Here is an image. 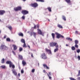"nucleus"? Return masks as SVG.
<instances>
[{
	"label": "nucleus",
	"mask_w": 80,
	"mask_h": 80,
	"mask_svg": "<svg viewBox=\"0 0 80 80\" xmlns=\"http://www.w3.org/2000/svg\"><path fill=\"white\" fill-rule=\"evenodd\" d=\"M58 45L57 44L56 46V48H55L54 50V52H58Z\"/></svg>",
	"instance_id": "9d476101"
},
{
	"label": "nucleus",
	"mask_w": 80,
	"mask_h": 80,
	"mask_svg": "<svg viewBox=\"0 0 80 80\" xmlns=\"http://www.w3.org/2000/svg\"><path fill=\"white\" fill-rule=\"evenodd\" d=\"M22 19H23V20H25V16H23L22 17Z\"/></svg>",
	"instance_id": "79ce46f5"
},
{
	"label": "nucleus",
	"mask_w": 80,
	"mask_h": 80,
	"mask_svg": "<svg viewBox=\"0 0 80 80\" xmlns=\"http://www.w3.org/2000/svg\"><path fill=\"white\" fill-rule=\"evenodd\" d=\"M47 9L48 10L49 12H52V8L50 7H48Z\"/></svg>",
	"instance_id": "412c9836"
},
{
	"label": "nucleus",
	"mask_w": 80,
	"mask_h": 80,
	"mask_svg": "<svg viewBox=\"0 0 80 80\" xmlns=\"http://www.w3.org/2000/svg\"><path fill=\"white\" fill-rule=\"evenodd\" d=\"M75 33L76 34H78V31H76L75 32Z\"/></svg>",
	"instance_id": "c03bdc74"
},
{
	"label": "nucleus",
	"mask_w": 80,
	"mask_h": 80,
	"mask_svg": "<svg viewBox=\"0 0 80 80\" xmlns=\"http://www.w3.org/2000/svg\"><path fill=\"white\" fill-rule=\"evenodd\" d=\"M58 27L60 28H63V27L60 24H58Z\"/></svg>",
	"instance_id": "393cba45"
},
{
	"label": "nucleus",
	"mask_w": 80,
	"mask_h": 80,
	"mask_svg": "<svg viewBox=\"0 0 80 80\" xmlns=\"http://www.w3.org/2000/svg\"><path fill=\"white\" fill-rule=\"evenodd\" d=\"M43 67L44 68H46L47 69H49L50 68L48 67L47 66V65L45 64H43Z\"/></svg>",
	"instance_id": "2eb2a0df"
},
{
	"label": "nucleus",
	"mask_w": 80,
	"mask_h": 80,
	"mask_svg": "<svg viewBox=\"0 0 80 80\" xmlns=\"http://www.w3.org/2000/svg\"><path fill=\"white\" fill-rule=\"evenodd\" d=\"M41 57L43 59H44V60H45L47 58V56H46V55H45V53H43L41 56Z\"/></svg>",
	"instance_id": "0eeeda50"
},
{
	"label": "nucleus",
	"mask_w": 80,
	"mask_h": 80,
	"mask_svg": "<svg viewBox=\"0 0 80 80\" xmlns=\"http://www.w3.org/2000/svg\"><path fill=\"white\" fill-rule=\"evenodd\" d=\"M65 1L68 3H71V0H65Z\"/></svg>",
	"instance_id": "6ab92c4d"
},
{
	"label": "nucleus",
	"mask_w": 80,
	"mask_h": 80,
	"mask_svg": "<svg viewBox=\"0 0 80 80\" xmlns=\"http://www.w3.org/2000/svg\"><path fill=\"white\" fill-rule=\"evenodd\" d=\"M21 73H24V71H23V70H21Z\"/></svg>",
	"instance_id": "a19ab883"
},
{
	"label": "nucleus",
	"mask_w": 80,
	"mask_h": 80,
	"mask_svg": "<svg viewBox=\"0 0 80 80\" xmlns=\"http://www.w3.org/2000/svg\"><path fill=\"white\" fill-rule=\"evenodd\" d=\"M34 28L35 29L36 28V25L34 26Z\"/></svg>",
	"instance_id": "5fc2aeb1"
},
{
	"label": "nucleus",
	"mask_w": 80,
	"mask_h": 80,
	"mask_svg": "<svg viewBox=\"0 0 80 80\" xmlns=\"http://www.w3.org/2000/svg\"><path fill=\"white\" fill-rule=\"evenodd\" d=\"M48 20L49 22H50V20L48 19Z\"/></svg>",
	"instance_id": "e2e57ef3"
},
{
	"label": "nucleus",
	"mask_w": 80,
	"mask_h": 80,
	"mask_svg": "<svg viewBox=\"0 0 80 80\" xmlns=\"http://www.w3.org/2000/svg\"><path fill=\"white\" fill-rule=\"evenodd\" d=\"M4 13H5V11L0 10V15H3Z\"/></svg>",
	"instance_id": "1a4fd4ad"
},
{
	"label": "nucleus",
	"mask_w": 80,
	"mask_h": 80,
	"mask_svg": "<svg viewBox=\"0 0 80 80\" xmlns=\"http://www.w3.org/2000/svg\"><path fill=\"white\" fill-rule=\"evenodd\" d=\"M38 66H39V63H38Z\"/></svg>",
	"instance_id": "680f3d73"
},
{
	"label": "nucleus",
	"mask_w": 80,
	"mask_h": 80,
	"mask_svg": "<svg viewBox=\"0 0 80 80\" xmlns=\"http://www.w3.org/2000/svg\"><path fill=\"white\" fill-rule=\"evenodd\" d=\"M80 70H79L78 74V76H80Z\"/></svg>",
	"instance_id": "ea45409f"
},
{
	"label": "nucleus",
	"mask_w": 80,
	"mask_h": 80,
	"mask_svg": "<svg viewBox=\"0 0 80 80\" xmlns=\"http://www.w3.org/2000/svg\"><path fill=\"white\" fill-rule=\"evenodd\" d=\"M30 35L31 36H32V35H33V34H32V33L31 32L30 33Z\"/></svg>",
	"instance_id": "09e8293b"
},
{
	"label": "nucleus",
	"mask_w": 80,
	"mask_h": 80,
	"mask_svg": "<svg viewBox=\"0 0 80 80\" xmlns=\"http://www.w3.org/2000/svg\"><path fill=\"white\" fill-rule=\"evenodd\" d=\"M50 46L52 47H56V45L57 44V42H50Z\"/></svg>",
	"instance_id": "39448f33"
},
{
	"label": "nucleus",
	"mask_w": 80,
	"mask_h": 80,
	"mask_svg": "<svg viewBox=\"0 0 80 80\" xmlns=\"http://www.w3.org/2000/svg\"><path fill=\"white\" fill-rule=\"evenodd\" d=\"M71 49L72 50H75V48L74 46H72L71 47Z\"/></svg>",
	"instance_id": "cd10ccee"
},
{
	"label": "nucleus",
	"mask_w": 80,
	"mask_h": 80,
	"mask_svg": "<svg viewBox=\"0 0 80 80\" xmlns=\"http://www.w3.org/2000/svg\"><path fill=\"white\" fill-rule=\"evenodd\" d=\"M33 8H37L38 6V4L37 2H35L34 3H32L31 4Z\"/></svg>",
	"instance_id": "423d86ee"
},
{
	"label": "nucleus",
	"mask_w": 80,
	"mask_h": 80,
	"mask_svg": "<svg viewBox=\"0 0 80 80\" xmlns=\"http://www.w3.org/2000/svg\"><path fill=\"white\" fill-rule=\"evenodd\" d=\"M75 47H76V48H78V46L77 44H75Z\"/></svg>",
	"instance_id": "c9c22d12"
},
{
	"label": "nucleus",
	"mask_w": 80,
	"mask_h": 80,
	"mask_svg": "<svg viewBox=\"0 0 80 80\" xmlns=\"http://www.w3.org/2000/svg\"><path fill=\"white\" fill-rule=\"evenodd\" d=\"M6 64H9V67L10 68H11L12 67V68H13V69H12V72L13 73L14 75H15L16 76H17V72L15 69V65L13 64V63H12V62L11 61H8L6 62Z\"/></svg>",
	"instance_id": "f257e3e1"
},
{
	"label": "nucleus",
	"mask_w": 80,
	"mask_h": 80,
	"mask_svg": "<svg viewBox=\"0 0 80 80\" xmlns=\"http://www.w3.org/2000/svg\"><path fill=\"white\" fill-rule=\"evenodd\" d=\"M12 52L13 53H14V54H15V52H14L13 51H12Z\"/></svg>",
	"instance_id": "864d4df0"
},
{
	"label": "nucleus",
	"mask_w": 80,
	"mask_h": 80,
	"mask_svg": "<svg viewBox=\"0 0 80 80\" xmlns=\"http://www.w3.org/2000/svg\"><path fill=\"white\" fill-rule=\"evenodd\" d=\"M66 47H68V44H66Z\"/></svg>",
	"instance_id": "4d7b16f0"
},
{
	"label": "nucleus",
	"mask_w": 80,
	"mask_h": 80,
	"mask_svg": "<svg viewBox=\"0 0 80 80\" xmlns=\"http://www.w3.org/2000/svg\"><path fill=\"white\" fill-rule=\"evenodd\" d=\"M78 79L79 80H80V77H79L78 78Z\"/></svg>",
	"instance_id": "6e6d98bb"
},
{
	"label": "nucleus",
	"mask_w": 80,
	"mask_h": 80,
	"mask_svg": "<svg viewBox=\"0 0 80 80\" xmlns=\"http://www.w3.org/2000/svg\"><path fill=\"white\" fill-rule=\"evenodd\" d=\"M23 50V48H22L20 47L19 48V51L20 52H22Z\"/></svg>",
	"instance_id": "473e14b6"
},
{
	"label": "nucleus",
	"mask_w": 80,
	"mask_h": 80,
	"mask_svg": "<svg viewBox=\"0 0 80 80\" xmlns=\"http://www.w3.org/2000/svg\"><path fill=\"white\" fill-rule=\"evenodd\" d=\"M24 2H25V1L26 0H22Z\"/></svg>",
	"instance_id": "052dcab7"
},
{
	"label": "nucleus",
	"mask_w": 80,
	"mask_h": 80,
	"mask_svg": "<svg viewBox=\"0 0 80 80\" xmlns=\"http://www.w3.org/2000/svg\"><path fill=\"white\" fill-rule=\"evenodd\" d=\"M12 47L13 48L14 50H17V46L15 44H13L12 45Z\"/></svg>",
	"instance_id": "9b49d317"
},
{
	"label": "nucleus",
	"mask_w": 80,
	"mask_h": 80,
	"mask_svg": "<svg viewBox=\"0 0 80 80\" xmlns=\"http://www.w3.org/2000/svg\"><path fill=\"white\" fill-rule=\"evenodd\" d=\"M77 53H79V52H80V49H78L77 51Z\"/></svg>",
	"instance_id": "4c0bfd02"
},
{
	"label": "nucleus",
	"mask_w": 80,
	"mask_h": 80,
	"mask_svg": "<svg viewBox=\"0 0 80 80\" xmlns=\"http://www.w3.org/2000/svg\"><path fill=\"white\" fill-rule=\"evenodd\" d=\"M18 57V58H19L20 60H23V56H22L20 55H19Z\"/></svg>",
	"instance_id": "dca6fc26"
},
{
	"label": "nucleus",
	"mask_w": 80,
	"mask_h": 80,
	"mask_svg": "<svg viewBox=\"0 0 80 80\" xmlns=\"http://www.w3.org/2000/svg\"><path fill=\"white\" fill-rule=\"evenodd\" d=\"M1 21V20H0V22Z\"/></svg>",
	"instance_id": "0e129e2a"
},
{
	"label": "nucleus",
	"mask_w": 80,
	"mask_h": 80,
	"mask_svg": "<svg viewBox=\"0 0 80 80\" xmlns=\"http://www.w3.org/2000/svg\"><path fill=\"white\" fill-rule=\"evenodd\" d=\"M0 48V49H2V50H7L8 49V48L5 45H2Z\"/></svg>",
	"instance_id": "20e7f679"
},
{
	"label": "nucleus",
	"mask_w": 80,
	"mask_h": 80,
	"mask_svg": "<svg viewBox=\"0 0 80 80\" xmlns=\"http://www.w3.org/2000/svg\"><path fill=\"white\" fill-rule=\"evenodd\" d=\"M8 29H9V30H10L11 31V30H12V26H9L8 27Z\"/></svg>",
	"instance_id": "5701e85b"
},
{
	"label": "nucleus",
	"mask_w": 80,
	"mask_h": 80,
	"mask_svg": "<svg viewBox=\"0 0 80 80\" xmlns=\"http://www.w3.org/2000/svg\"><path fill=\"white\" fill-rule=\"evenodd\" d=\"M74 42L75 44H78V40H75Z\"/></svg>",
	"instance_id": "7c9ffc66"
},
{
	"label": "nucleus",
	"mask_w": 80,
	"mask_h": 80,
	"mask_svg": "<svg viewBox=\"0 0 80 80\" xmlns=\"http://www.w3.org/2000/svg\"><path fill=\"white\" fill-rule=\"evenodd\" d=\"M51 35L52 37L53 40H54L55 39V35L54 33H52L51 34Z\"/></svg>",
	"instance_id": "f3484780"
},
{
	"label": "nucleus",
	"mask_w": 80,
	"mask_h": 80,
	"mask_svg": "<svg viewBox=\"0 0 80 80\" xmlns=\"http://www.w3.org/2000/svg\"><path fill=\"white\" fill-rule=\"evenodd\" d=\"M78 58L79 60H80V56H78Z\"/></svg>",
	"instance_id": "37998d69"
},
{
	"label": "nucleus",
	"mask_w": 80,
	"mask_h": 80,
	"mask_svg": "<svg viewBox=\"0 0 80 80\" xmlns=\"http://www.w3.org/2000/svg\"><path fill=\"white\" fill-rule=\"evenodd\" d=\"M18 77H20V73H18Z\"/></svg>",
	"instance_id": "49530a36"
},
{
	"label": "nucleus",
	"mask_w": 80,
	"mask_h": 80,
	"mask_svg": "<svg viewBox=\"0 0 80 80\" xmlns=\"http://www.w3.org/2000/svg\"><path fill=\"white\" fill-rule=\"evenodd\" d=\"M21 41L22 43H25V40L23 39H22L21 40Z\"/></svg>",
	"instance_id": "b1692460"
},
{
	"label": "nucleus",
	"mask_w": 80,
	"mask_h": 80,
	"mask_svg": "<svg viewBox=\"0 0 80 80\" xmlns=\"http://www.w3.org/2000/svg\"><path fill=\"white\" fill-rule=\"evenodd\" d=\"M62 18L64 20V21H66V17L65 16H62Z\"/></svg>",
	"instance_id": "aec40b11"
},
{
	"label": "nucleus",
	"mask_w": 80,
	"mask_h": 80,
	"mask_svg": "<svg viewBox=\"0 0 80 80\" xmlns=\"http://www.w3.org/2000/svg\"><path fill=\"white\" fill-rule=\"evenodd\" d=\"M47 75L48 76V77H49V79H52V77L50 76V75H49L48 73H47Z\"/></svg>",
	"instance_id": "72a5a7b5"
},
{
	"label": "nucleus",
	"mask_w": 80,
	"mask_h": 80,
	"mask_svg": "<svg viewBox=\"0 0 80 80\" xmlns=\"http://www.w3.org/2000/svg\"><path fill=\"white\" fill-rule=\"evenodd\" d=\"M33 35L34 37H35V36H36V33L35 32H33Z\"/></svg>",
	"instance_id": "e433bc0d"
},
{
	"label": "nucleus",
	"mask_w": 80,
	"mask_h": 80,
	"mask_svg": "<svg viewBox=\"0 0 80 80\" xmlns=\"http://www.w3.org/2000/svg\"><path fill=\"white\" fill-rule=\"evenodd\" d=\"M49 75H52V74H51V72H49Z\"/></svg>",
	"instance_id": "8fccbe9b"
},
{
	"label": "nucleus",
	"mask_w": 80,
	"mask_h": 80,
	"mask_svg": "<svg viewBox=\"0 0 80 80\" xmlns=\"http://www.w3.org/2000/svg\"><path fill=\"white\" fill-rule=\"evenodd\" d=\"M31 57H32L33 58V54L32 53H31Z\"/></svg>",
	"instance_id": "3c124183"
},
{
	"label": "nucleus",
	"mask_w": 80,
	"mask_h": 80,
	"mask_svg": "<svg viewBox=\"0 0 80 80\" xmlns=\"http://www.w3.org/2000/svg\"><path fill=\"white\" fill-rule=\"evenodd\" d=\"M36 2H44V0H36Z\"/></svg>",
	"instance_id": "4be33fe9"
},
{
	"label": "nucleus",
	"mask_w": 80,
	"mask_h": 80,
	"mask_svg": "<svg viewBox=\"0 0 80 80\" xmlns=\"http://www.w3.org/2000/svg\"><path fill=\"white\" fill-rule=\"evenodd\" d=\"M2 63H5V59L3 58L1 60Z\"/></svg>",
	"instance_id": "bb28decb"
},
{
	"label": "nucleus",
	"mask_w": 80,
	"mask_h": 80,
	"mask_svg": "<svg viewBox=\"0 0 80 80\" xmlns=\"http://www.w3.org/2000/svg\"><path fill=\"white\" fill-rule=\"evenodd\" d=\"M7 38V36L5 35L4 37L3 38Z\"/></svg>",
	"instance_id": "de8ad7c7"
},
{
	"label": "nucleus",
	"mask_w": 80,
	"mask_h": 80,
	"mask_svg": "<svg viewBox=\"0 0 80 80\" xmlns=\"http://www.w3.org/2000/svg\"><path fill=\"white\" fill-rule=\"evenodd\" d=\"M55 34L57 35L56 37L57 38H60V37H61V38H64V37H63V36L61 34H60L58 33V32H56L55 33Z\"/></svg>",
	"instance_id": "7ed1b4c3"
},
{
	"label": "nucleus",
	"mask_w": 80,
	"mask_h": 80,
	"mask_svg": "<svg viewBox=\"0 0 80 80\" xmlns=\"http://www.w3.org/2000/svg\"><path fill=\"white\" fill-rule=\"evenodd\" d=\"M14 10L16 12H17L18 11H20L22 10V7L18 6L16 8H14Z\"/></svg>",
	"instance_id": "f03ea898"
},
{
	"label": "nucleus",
	"mask_w": 80,
	"mask_h": 80,
	"mask_svg": "<svg viewBox=\"0 0 80 80\" xmlns=\"http://www.w3.org/2000/svg\"><path fill=\"white\" fill-rule=\"evenodd\" d=\"M32 73H34V72H35V69H33L32 70Z\"/></svg>",
	"instance_id": "58836bf2"
},
{
	"label": "nucleus",
	"mask_w": 80,
	"mask_h": 80,
	"mask_svg": "<svg viewBox=\"0 0 80 80\" xmlns=\"http://www.w3.org/2000/svg\"><path fill=\"white\" fill-rule=\"evenodd\" d=\"M1 68H2L3 69L5 68V66L2 65L0 67Z\"/></svg>",
	"instance_id": "c756f323"
},
{
	"label": "nucleus",
	"mask_w": 80,
	"mask_h": 80,
	"mask_svg": "<svg viewBox=\"0 0 80 80\" xmlns=\"http://www.w3.org/2000/svg\"><path fill=\"white\" fill-rule=\"evenodd\" d=\"M22 64L23 66H25L27 65V62H26L25 61L23 60L22 62Z\"/></svg>",
	"instance_id": "f8f14e48"
},
{
	"label": "nucleus",
	"mask_w": 80,
	"mask_h": 80,
	"mask_svg": "<svg viewBox=\"0 0 80 80\" xmlns=\"http://www.w3.org/2000/svg\"><path fill=\"white\" fill-rule=\"evenodd\" d=\"M22 13L23 15H27L28 13V11L26 10H22L21 12Z\"/></svg>",
	"instance_id": "6e6552de"
},
{
	"label": "nucleus",
	"mask_w": 80,
	"mask_h": 80,
	"mask_svg": "<svg viewBox=\"0 0 80 80\" xmlns=\"http://www.w3.org/2000/svg\"><path fill=\"white\" fill-rule=\"evenodd\" d=\"M6 41H7V42H10L11 40L10 39V38H7L6 39Z\"/></svg>",
	"instance_id": "c85d7f7f"
},
{
	"label": "nucleus",
	"mask_w": 80,
	"mask_h": 80,
	"mask_svg": "<svg viewBox=\"0 0 80 80\" xmlns=\"http://www.w3.org/2000/svg\"><path fill=\"white\" fill-rule=\"evenodd\" d=\"M69 79H70L71 80H77L75 79V78H70Z\"/></svg>",
	"instance_id": "f704fd0d"
},
{
	"label": "nucleus",
	"mask_w": 80,
	"mask_h": 80,
	"mask_svg": "<svg viewBox=\"0 0 80 80\" xmlns=\"http://www.w3.org/2000/svg\"><path fill=\"white\" fill-rule=\"evenodd\" d=\"M28 47L29 48H30V47L29 46V45H28Z\"/></svg>",
	"instance_id": "603ef678"
},
{
	"label": "nucleus",
	"mask_w": 80,
	"mask_h": 80,
	"mask_svg": "<svg viewBox=\"0 0 80 80\" xmlns=\"http://www.w3.org/2000/svg\"><path fill=\"white\" fill-rule=\"evenodd\" d=\"M2 33V31H1V30L0 29V33Z\"/></svg>",
	"instance_id": "13d9d810"
},
{
	"label": "nucleus",
	"mask_w": 80,
	"mask_h": 80,
	"mask_svg": "<svg viewBox=\"0 0 80 80\" xmlns=\"http://www.w3.org/2000/svg\"><path fill=\"white\" fill-rule=\"evenodd\" d=\"M38 34L40 35H42V32L41 30L39 29V28L38 29Z\"/></svg>",
	"instance_id": "ddd939ff"
},
{
	"label": "nucleus",
	"mask_w": 80,
	"mask_h": 80,
	"mask_svg": "<svg viewBox=\"0 0 80 80\" xmlns=\"http://www.w3.org/2000/svg\"><path fill=\"white\" fill-rule=\"evenodd\" d=\"M37 27L38 28H39V26H37Z\"/></svg>",
	"instance_id": "bf43d9fd"
},
{
	"label": "nucleus",
	"mask_w": 80,
	"mask_h": 80,
	"mask_svg": "<svg viewBox=\"0 0 80 80\" xmlns=\"http://www.w3.org/2000/svg\"><path fill=\"white\" fill-rule=\"evenodd\" d=\"M43 72L44 73H47V72H46V71H45V70H43Z\"/></svg>",
	"instance_id": "a18cd8bd"
},
{
	"label": "nucleus",
	"mask_w": 80,
	"mask_h": 80,
	"mask_svg": "<svg viewBox=\"0 0 80 80\" xmlns=\"http://www.w3.org/2000/svg\"><path fill=\"white\" fill-rule=\"evenodd\" d=\"M45 50L46 52H49L50 54H52V52H51V51L50 50L46 48L45 49Z\"/></svg>",
	"instance_id": "4468645a"
},
{
	"label": "nucleus",
	"mask_w": 80,
	"mask_h": 80,
	"mask_svg": "<svg viewBox=\"0 0 80 80\" xmlns=\"http://www.w3.org/2000/svg\"><path fill=\"white\" fill-rule=\"evenodd\" d=\"M23 47H25V48H26V47H27V46L26 45V43H25H25H24V44L23 45Z\"/></svg>",
	"instance_id": "2f4dec72"
},
{
	"label": "nucleus",
	"mask_w": 80,
	"mask_h": 80,
	"mask_svg": "<svg viewBox=\"0 0 80 80\" xmlns=\"http://www.w3.org/2000/svg\"><path fill=\"white\" fill-rule=\"evenodd\" d=\"M18 35L19 36H21V37H23V34L22 32H19L18 33Z\"/></svg>",
	"instance_id": "a211bd4d"
},
{
	"label": "nucleus",
	"mask_w": 80,
	"mask_h": 80,
	"mask_svg": "<svg viewBox=\"0 0 80 80\" xmlns=\"http://www.w3.org/2000/svg\"><path fill=\"white\" fill-rule=\"evenodd\" d=\"M66 39L68 40H70V41H72V39L71 38H67Z\"/></svg>",
	"instance_id": "a878e982"
}]
</instances>
